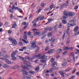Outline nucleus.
Masks as SVG:
<instances>
[{
    "instance_id": "nucleus-35",
    "label": "nucleus",
    "mask_w": 79,
    "mask_h": 79,
    "mask_svg": "<svg viewBox=\"0 0 79 79\" xmlns=\"http://www.w3.org/2000/svg\"><path fill=\"white\" fill-rule=\"evenodd\" d=\"M33 31V32H35H35H37V30L35 28L33 29L32 30Z\"/></svg>"
},
{
    "instance_id": "nucleus-6",
    "label": "nucleus",
    "mask_w": 79,
    "mask_h": 79,
    "mask_svg": "<svg viewBox=\"0 0 79 79\" xmlns=\"http://www.w3.org/2000/svg\"><path fill=\"white\" fill-rule=\"evenodd\" d=\"M18 50H15V51L12 52L11 54V56H15L16 53H18Z\"/></svg>"
},
{
    "instance_id": "nucleus-63",
    "label": "nucleus",
    "mask_w": 79,
    "mask_h": 79,
    "mask_svg": "<svg viewBox=\"0 0 79 79\" xmlns=\"http://www.w3.org/2000/svg\"><path fill=\"white\" fill-rule=\"evenodd\" d=\"M5 57L6 58H9L10 57V56H8L7 55H6V56H5Z\"/></svg>"
},
{
    "instance_id": "nucleus-14",
    "label": "nucleus",
    "mask_w": 79,
    "mask_h": 79,
    "mask_svg": "<svg viewBox=\"0 0 79 79\" xmlns=\"http://www.w3.org/2000/svg\"><path fill=\"white\" fill-rule=\"evenodd\" d=\"M57 65V64H56V62H54L53 64H52V67L54 68L55 67V65Z\"/></svg>"
},
{
    "instance_id": "nucleus-13",
    "label": "nucleus",
    "mask_w": 79,
    "mask_h": 79,
    "mask_svg": "<svg viewBox=\"0 0 79 79\" xmlns=\"http://www.w3.org/2000/svg\"><path fill=\"white\" fill-rule=\"evenodd\" d=\"M48 21L49 22H47V23H45V24H49L50 23H51L52 21H53L52 19H48Z\"/></svg>"
},
{
    "instance_id": "nucleus-7",
    "label": "nucleus",
    "mask_w": 79,
    "mask_h": 79,
    "mask_svg": "<svg viewBox=\"0 0 79 79\" xmlns=\"http://www.w3.org/2000/svg\"><path fill=\"white\" fill-rule=\"evenodd\" d=\"M59 73H60V75L63 76V77H65V76H66V74L64 73V72L62 71H60L59 72Z\"/></svg>"
},
{
    "instance_id": "nucleus-24",
    "label": "nucleus",
    "mask_w": 79,
    "mask_h": 79,
    "mask_svg": "<svg viewBox=\"0 0 79 79\" xmlns=\"http://www.w3.org/2000/svg\"><path fill=\"white\" fill-rule=\"evenodd\" d=\"M22 41L23 42H24L25 44H27L28 43H29V42L27 41H26V40L23 39L22 40Z\"/></svg>"
},
{
    "instance_id": "nucleus-51",
    "label": "nucleus",
    "mask_w": 79,
    "mask_h": 79,
    "mask_svg": "<svg viewBox=\"0 0 79 79\" xmlns=\"http://www.w3.org/2000/svg\"><path fill=\"white\" fill-rule=\"evenodd\" d=\"M75 76L74 75L72 77H71L70 79H74V77H75Z\"/></svg>"
},
{
    "instance_id": "nucleus-23",
    "label": "nucleus",
    "mask_w": 79,
    "mask_h": 79,
    "mask_svg": "<svg viewBox=\"0 0 79 79\" xmlns=\"http://www.w3.org/2000/svg\"><path fill=\"white\" fill-rule=\"evenodd\" d=\"M45 18V16L44 15L43 16H40L39 17V18H40V20H43Z\"/></svg>"
},
{
    "instance_id": "nucleus-49",
    "label": "nucleus",
    "mask_w": 79,
    "mask_h": 79,
    "mask_svg": "<svg viewBox=\"0 0 79 79\" xmlns=\"http://www.w3.org/2000/svg\"><path fill=\"white\" fill-rule=\"evenodd\" d=\"M59 68L57 67H56L54 68H53L54 70H58V69H59Z\"/></svg>"
},
{
    "instance_id": "nucleus-57",
    "label": "nucleus",
    "mask_w": 79,
    "mask_h": 79,
    "mask_svg": "<svg viewBox=\"0 0 79 79\" xmlns=\"http://www.w3.org/2000/svg\"><path fill=\"white\" fill-rule=\"evenodd\" d=\"M19 45L20 46H22V45H23V43L21 42H20L19 43Z\"/></svg>"
},
{
    "instance_id": "nucleus-56",
    "label": "nucleus",
    "mask_w": 79,
    "mask_h": 79,
    "mask_svg": "<svg viewBox=\"0 0 79 79\" xmlns=\"http://www.w3.org/2000/svg\"><path fill=\"white\" fill-rule=\"evenodd\" d=\"M49 48V47H47L46 48L45 51H47V50H48Z\"/></svg>"
},
{
    "instance_id": "nucleus-45",
    "label": "nucleus",
    "mask_w": 79,
    "mask_h": 79,
    "mask_svg": "<svg viewBox=\"0 0 79 79\" xmlns=\"http://www.w3.org/2000/svg\"><path fill=\"white\" fill-rule=\"evenodd\" d=\"M22 26H24V25H26V22H23L22 23Z\"/></svg>"
},
{
    "instance_id": "nucleus-25",
    "label": "nucleus",
    "mask_w": 79,
    "mask_h": 79,
    "mask_svg": "<svg viewBox=\"0 0 79 79\" xmlns=\"http://www.w3.org/2000/svg\"><path fill=\"white\" fill-rule=\"evenodd\" d=\"M17 26V24H16V23H15L14 24L12 25V28H15Z\"/></svg>"
},
{
    "instance_id": "nucleus-18",
    "label": "nucleus",
    "mask_w": 79,
    "mask_h": 79,
    "mask_svg": "<svg viewBox=\"0 0 79 79\" xmlns=\"http://www.w3.org/2000/svg\"><path fill=\"white\" fill-rule=\"evenodd\" d=\"M65 6H67L69 5V0H67L65 3Z\"/></svg>"
},
{
    "instance_id": "nucleus-19",
    "label": "nucleus",
    "mask_w": 79,
    "mask_h": 79,
    "mask_svg": "<svg viewBox=\"0 0 79 79\" xmlns=\"http://www.w3.org/2000/svg\"><path fill=\"white\" fill-rule=\"evenodd\" d=\"M12 60L13 61H16L17 59H16V57H15V56H11Z\"/></svg>"
},
{
    "instance_id": "nucleus-20",
    "label": "nucleus",
    "mask_w": 79,
    "mask_h": 79,
    "mask_svg": "<svg viewBox=\"0 0 79 79\" xmlns=\"http://www.w3.org/2000/svg\"><path fill=\"white\" fill-rule=\"evenodd\" d=\"M46 58H47V57L43 55L41 56V58H40V59H41V60H44V59H45Z\"/></svg>"
},
{
    "instance_id": "nucleus-10",
    "label": "nucleus",
    "mask_w": 79,
    "mask_h": 79,
    "mask_svg": "<svg viewBox=\"0 0 79 79\" xmlns=\"http://www.w3.org/2000/svg\"><path fill=\"white\" fill-rule=\"evenodd\" d=\"M54 52H55V49H53L49 51V52H48V53H49V54H52V53H53Z\"/></svg>"
},
{
    "instance_id": "nucleus-22",
    "label": "nucleus",
    "mask_w": 79,
    "mask_h": 79,
    "mask_svg": "<svg viewBox=\"0 0 79 79\" xmlns=\"http://www.w3.org/2000/svg\"><path fill=\"white\" fill-rule=\"evenodd\" d=\"M62 52V49H58L57 50V53H60V52Z\"/></svg>"
},
{
    "instance_id": "nucleus-28",
    "label": "nucleus",
    "mask_w": 79,
    "mask_h": 79,
    "mask_svg": "<svg viewBox=\"0 0 79 79\" xmlns=\"http://www.w3.org/2000/svg\"><path fill=\"white\" fill-rule=\"evenodd\" d=\"M64 4H61L60 6V9H63V7H64Z\"/></svg>"
},
{
    "instance_id": "nucleus-48",
    "label": "nucleus",
    "mask_w": 79,
    "mask_h": 79,
    "mask_svg": "<svg viewBox=\"0 0 79 79\" xmlns=\"http://www.w3.org/2000/svg\"><path fill=\"white\" fill-rule=\"evenodd\" d=\"M23 38L24 39H27V37L26 35H24L23 36Z\"/></svg>"
},
{
    "instance_id": "nucleus-59",
    "label": "nucleus",
    "mask_w": 79,
    "mask_h": 79,
    "mask_svg": "<svg viewBox=\"0 0 79 79\" xmlns=\"http://www.w3.org/2000/svg\"><path fill=\"white\" fill-rule=\"evenodd\" d=\"M54 40V37H52L51 38V40L49 39V41H51V40Z\"/></svg>"
},
{
    "instance_id": "nucleus-8",
    "label": "nucleus",
    "mask_w": 79,
    "mask_h": 79,
    "mask_svg": "<svg viewBox=\"0 0 79 79\" xmlns=\"http://www.w3.org/2000/svg\"><path fill=\"white\" fill-rule=\"evenodd\" d=\"M41 55L40 54H39L38 55H35L32 57V58H31V60H34V59H35V58H37V57H40Z\"/></svg>"
},
{
    "instance_id": "nucleus-47",
    "label": "nucleus",
    "mask_w": 79,
    "mask_h": 79,
    "mask_svg": "<svg viewBox=\"0 0 79 79\" xmlns=\"http://www.w3.org/2000/svg\"><path fill=\"white\" fill-rule=\"evenodd\" d=\"M54 61H55V60L53 59V58H52L51 60V63H53L54 62Z\"/></svg>"
},
{
    "instance_id": "nucleus-41",
    "label": "nucleus",
    "mask_w": 79,
    "mask_h": 79,
    "mask_svg": "<svg viewBox=\"0 0 79 79\" xmlns=\"http://www.w3.org/2000/svg\"><path fill=\"white\" fill-rule=\"evenodd\" d=\"M19 57L20 58V60H24V58L22 57V56H19Z\"/></svg>"
},
{
    "instance_id": "nucleus-43",
    "label": "nucleus",
    "mask_w": 79,
    "mask_h": 79,
    "mask_svg": "<svg viewBox=\"0 0 79 79\" xmlns=\"http://www.w3.org/2000/svg\"><path fill=\"white\" fill-rule=\"evenodd\" d=\"M76 71V69H74L73 70L72 72V74H74V73H75Z\"/></svg>"
},
{
    "instance_id": "nucleus-60",
    "label": "nucleus",
    "mask_w": 79,
    "mask_h": 79,
    "mask_svg": "<svg viewBox=\"0 0 79 79\" xmlns=\"http://www.w3.org/2000/svg\"><path fill=\"white\" fill-rule=\"evenodd\" d=\"M27 35H31V33L29 31L27 33Z\"/></svg>"
},
{
    "instance_id": "nucleus-32",
    "label": "nucleus",
    "mask_w": 79,
    "mask_h": 79,
    "mask_svg": "<svg viewBox=\"0 0 79 79\" xmlns=\"http://www.w3.org/2000/svg\"><path fill=\"white\" fill-rule=\"evenodd\" d=\"M68 16H72V13L69 12V13L68 14Z\"/></svg>"
},
{
    "instance_id": "nucleus-1",
    "label": "nucleus",
    "mask_w": 79,
    "mask_h": 79,
    "mask_svg": "<svg viewBox=\"0 0 79 79\" xmlns=\"http://www.w3.org/2000/svg\"><path fill=\"white\" fill-rule=\"evenodd\" d=\"M14 9L15 10H16L18 11H19V12H21L22 11V9H20V8H18V7H15V4L13 5L11 7V9H9V11L10 12V13H13Z\"/></svg>"
},
{
    "instance_id": "nucleus-40",
    "label": "nucleus",
    "mask_w": 79,
    "mask_h": 79,
    "mask_svg": "<svg viewBox=\"0 0 79 79\" xmlns=\"http://www.w3.org/2000/svg\"><path fill=\"white\" fill-rule=\"evenodd\" d=\"M71 68H68L67 69L65 70V72H67V71H70V70H71Z\"/></svg>"
},
{
    "instance_id": "nucleus-5",
    "label": "nucleus",
    "mask_w": 79,
    "mask_h": 79,
    "mask_svg": "<svg viewBox=\"0 0 79 79\" xmlns=\"http://www.w3.org/2000/svg\"><path fill=\"white\" fill-rule=\"evenodd\" d=\"M69 23H71L70 25L71 26H75L76 24V23H75V21L73 20H71L69 21Z\"/></svg>"
},
{
    "instance_id": "nucleus-2",
    "label": "nucleus",
    "mask_w": 79,
    "mask_h": 79,
    "mask_svg": "<svg viewBox=\"0 0 79 79\" xmlns=\"http://www.w3.org/2000/svg\"><path fill=\"white\" fill-rule=\"evenodd\" d=\"M30 44H32L31 46H28V48L29 50H32V48H35L36 47V42L35 41H32L30 42Z\"/></svg>"
},
{
    "instance_id": "nucleus-62",
    "label": "nucleus",
    "mask_w": 79,
    "mask_h": 79,
    "mask_svg": "<svg viewBox=\"0 0 79 79\" xmlns=\"http://www.w3.org/2000/svg\"><path fill=\"white\" fill-rule=\"evenodd\" d=\"M65 37V33H64L62 36V39H64Z\"/></svg>"
},
{
    "instance_id": "nucleus-30",
    "label": "nucleus",
    "mask_w": 79,
    "mask_h": 79,
    "mask_svg": "<svg viewBox=\"0 0 79 79\" xmlns=\"http://www.w3.org/2000/svg\"><path fill=\"white\" fill-rule=\"evenodd\" d=\"M40 62L42 63H45L46 62V60H40Z\"/></svg>"
},
{
    "instance_id": "nucleus-53",
    "label": "nucleus",
    "mask_w": 79,
    "mask_h": 79,
    "mask_svg": "<svg viewBox=\"0 0 79 79\" xmlns=\"http://www.w3.org/2000/svg\"><path fill=\"white\" fill-rule=\"evenodd\" d=\"M69 39H68L67 41L66 44H69Z\"/></svg>"
},
{
    "instance_id": "nucleus-4",
    "label": "nucleus",
    "mask_w": 79,
    "mask_h": 79,
    "mask_svg": "<svg viewBox=\"0 0 79 79\" xmlns=\"http://www.w3.org/2000/svg\"><path fill=\"white\" fill-rule=\"evenodd\" d=\"M27 66H30L31 68L32 69H33V68H34L33 66L31 65H29L25 64L24 65V66L23 67V69H27V70H29V68L27 67Z\"/></svg>"
},
{
    "instance_id": "nucleus-42",
    "label": "nucleus",
    "mask_w": 79,
    "mask_h": 79,
    "mask_svg": "<svg viewBox=\"0 0 79 79\" xmlns=\"http://www.w3.org/2000/svg\"><path fill=\"white\" fill-rule=\"evenodd\" d=\"M22 48L24 50H26V49H27V47H23Z\"/></svg>"
},
{
    "instance_id": "nucleus-33",
    "label": "nucleus",
    "mask_w": 79,
    "mask_h": 79,
    "mask_svg": "<svg viewBox=\"0 0 79 79\" xmlns=\"http://www.w3.org/2000/svg\"><path fill=\"white\" fill-rule=\"evenodd\" d=\"M62 22L63 24H66V23H67V22L66 21V20H63L62 21Z\"/></svg>"
},
{
    "instance_id": "nucleus-29",
    "label": "nucleus",
    "mask_w": 79,
    "mask_h": 79,
    "mask_svg": "<svg viewBox=\"0 0 79 79\" xmlns=\"http://www.w3.org/2000/svg\"><path fill=\"white\" fill-rule=\"evenodd\" d=\"M19 67H18V65H15V67L13 68V69H17Z\"/></svg>"
},
{
    "instance_id": "nucleus-31",
    "label": "nucleus",
    "mask_w": 79,
    "mask_h": 79,
    "mask_svg": "<svg viewBox=\"0 0 79 79\" xmlns=\"http://www.w3.org/2000/svg\"><path fill=\"white\" fill-rule=\"evenodd\" d=\"M55 39H54V40H51L50 41L51 42V43L52 44H54L55 43Z\"/></svg>"
},
{
    "instance_id": "nucleus-61",
    "label": "nucleus",
    "mask_w": 79,
    "mask_h": 79,
    "mask_svg": "<svg viewBox=\"0 0 79 79\" xmlns=\"http://www.w3.org/2000/svg\"><path fill=\"white\" fill-rule=\"evenodd\" d=\"M74 9L75 10H77V9H78V6H76L74 8Z\"/></svg>"
},
{
    "instance_id": "nucleus-11",
    "label": "nucleus",
    "mask_w": 79,
    "mask_h": 79,
    "mask_svg": "<svg viewBox=\"0 0 79 79\" xmlns=\"http://www.w3.org/2000/svg\"><path fill=\"white\" fill-rule=\"evenodd\" d=\"M22 72L23 74H26V75H27V74L29 73V72H27L26 71L24 70H23Z\"/></svg>"
},
{
    "instance_id": "nucleus-46",
    "label": "nucleus",
    "mask_w": 79,
    "mask_h": 79,
    "mask_svg": "<svg viewBox=\"0 0 79 79\" xmlns=\"http://www.w3.org/2000/svg\"><path fill=\"white\" fill-rule=\"evenodd\" d=\"M52 33L51 32H50L49 33V34L48 35V37H50L52 36Z\"/></svg>"
},
{
    "instance_id": "nucleus-39",
    "label": "nucleus",
    "mask_w": 79,
    "mask_h": 79,
    "mask_svg": "<svg viewBox=\"0 0 79 79\" xmlns=\"http://www.w3.org/2000/svg\"><path fill=\"white\" fill-rule=\"evenodd\" d=\"M67 64V62H64L63 64H62V66H64V65H66Z\"/></svg>"
},
{
    "instance_id": "nucleus-36",
    "label": "nucleus",
    "mask_w": 79,
    "mask_h": 79,
    "mask_svg": "<svg viewBox=\"0 0 79 79\" xmlns=\"http://www.w3.org/2000/svg\"><path fill=\"white\" fill-rule=\"evenodd\" d=\"M53 68H52L50 69V70H49V73H52V71H53Z\"/></svg>"
},
{
    "instance_id": "nucleus-15",
    "label": "nucleus",
    "mask_w": 79,
    "mask_h": 79,
    "mask_svg": "<svg viewBox=\"0 0 79 79\" xmlns=\"http://www.w3.org/2000/svg\"><path fill=\"white\" fill-rule=\"evenodd\" d=\"M6 63L7 64H11V62L8 59L6 60Z\"/></svg>"
},
{
    "instance_id": "nucleus-54",
    "label": "nucleus",
    "mask_w": 79,
    "mask_h": 79,
    "mask_svg": "<svg viewBox=\"0 0 79 79\" xmlns=\"http://www.w3.org/2000/svg\"><path fill=\"white\" fill-rule=\"evenodd\" d=\"M62 27V24H61V23H60V25L59 26V28H61V27Z\"/></svg>"
},
{
    "instance_id": "nucleus-50",
    "label": "nucleus",
    "mask_w": 79,
    "mask_h": 79,
    "mask_svg": "<svg viewBox=\"0 0 79 79\" xmlns=\"http://www.w3.org/2000/svg\"><path fill=\"white\" fill-rule=\"evenodd\" d=\"M36 26H37V23H34L33 25V27H36Z\"/></svg>"
},
{
    "instance_id": "nucleus-52",
    "label": "nucleus",
    "mask_w": 79,
    "mask_h": 79,
    "mask_svg": "<svg viewBox=\"0 0 79 79\" xmlns=\"http://www.w3.org/2000/svg\"><path fill=\"white\" fill-rule=\"evenodd\" d=\"M29 73H31V74H34L35 73V72H29Z\"/></svg>"
},
{
    "instance_id": "nucleus-17",
    "label": "nucleus",
    "mask_w": 79,
    "mask_h": 79,
    "mask_svg": "<svg viewBox=\"0 0 79 79\" xmlns=\"http://www.w3.org/2000/svg\"><path fill=\"white\" fill-rule=\"evenodd\" d=\"M39 34H40V32L36 31V32L35 33L34 35V36H36V35H38Z\"/></svg>"
},
{
    "instance_id": "nucleus-58",
    "label": "nucleus",
    "mask_w": 79,
    "mask_h": 79,
    "mask_svg": "<svg viewBox=\"0 0 79 79\" xmlns=\"http://www.w3.org/2000/svg\"><path fill=\"white\" fill-rule=\"evenodd\" d=\"M66 53H67V51H65L63 53V55H65V54H66Z\"/></svg>"
},
{
    "instance_id": "nucleus-26",
    "label": "nucleus",
    "mask_w": 79,
    "mask_h": 79,
    "mask_svg": "<svg viewBox=\"0 0 79 79\" xmlns=\"http://www.w3.org/2000/svg\"><path fill=\"white\" fill-rule=\"evenodd\" d=\"M53 6H54V4H52L50 7V8H48V9H49V8L50 10H52V8H53Z\"/></svg>"
},
{
    "instance_id": "nucleus-9",
    "label": "nucleus",
    "mask_w": 79,
    "mask_h": 79,
    "mask_svg": "<svg viewBox=\"0 0 79 79\" xmlns=\"http://www.w3.org/2000/svg\"><path fill=\"white\" fill-rule=\"evenodd\" d=\"M12 43L13 45H16L18 44L16 40H14L12 41Z\"/></svg>"
},
{
    "instance_id": "nucleus-12",
    "label": "nucleus",
    "mask_w": 79,
    "mask_h": 79,
    "mask_svg": "<svg viewBox=\"0 0 79 79\" xmlns=\"http://www.w3.org/2000/svg\"><path fill=\"white\" fill-rule=\"evenodd\" d=\"M78 29H79V27H76L74 29V32H77Z\"/></svg>"
},
{
    "instance_id": "nucleus-38",
    "label": "nucleus",
    "mask_w": 79,
    "mask_h": 79,
    "mask_svg": "<svg viewBox=\"0 0 79 79\" xmlns=\"http://www.w3.org/2000/svg\"><path fill=\"white\" fill-rule=\"evenodd\" d=\"M69 49V48L68 47H65L64 48V50H68V49Z\"/></svg>"
},
{
    "instance_id": "nucleus-44",
    "label": "nucleus",
    "mask_w": 79,
    "mask_h": 79,
    "mask_svg": "<svg viewBox=\"0 0 79 79\" xmlns=\"http://www.w3.org/2000/svg\"><path fill=\"white\" fill-rule=\"evenodd\" d=\"M53 27H50V29H48V30L50 31H52V30H53Z\"/></svg>"
},
{
    "instance_id": "nucleus-21",
    "label": "nucleus",
    "mask_w": 79,
    "mask_h": 79,
    "mask_svg": "<svg viewBox=\"0 0 79 79\" xmlns=\"http://www.w3.org/2000/svg\"><path fill=\"white\" fill-rule=\"evenodd\" d=\"M40 70V67H39V66H38V67H36L35 68V71H37V72H38Z\"/></svg>"
},
{
    "instance_id": "nucleus-16",
    "label": "nucleus",
    "mask_w": 79,
    "mask_h": 79,
    "mask_svg": "<svg viewBox=\"0 0 79 79\" xmlns=\"http://www.w3.org/2000/svg\"><path fill=\"white\" fill-rule=\"evenodd\" d=\"M25 59L28 60H32V58L29 56H26L25 57Z\"/></svg>"
},
{
    "instance_id": "nucleus-27",
    "label": "nucleus",
    "mask_w": 79,
    "mask_h": 79,
    "mask_svg": "<svg viewBox=\"0 0 79 79\" xmlns=\"http://www.w3.org/2000/svg\"><path fill=\"white\" fill-rule=\"evenodd\" d=\"M40 48H39L38 49H36V51H35V55L37 54V53H38V52H39V50Z\"/></svg>"
},
{
    "instance_id": "nucleus-64",
    "label": "nucleus",
    "mask_w": 79,
    "mask_h": 79,
    "mask_svg": "<svg viewBox=\"0 0 79 79\" xmlns=\"http://www.w3.org/2000/svg\"><path fill=\"white\" fill-rule=\"evenodd\" d=\"M10 18L11 19H13V15L11 14L10 16Z\"/></svg>"
},
{
    "instance_id": "nucleus-55",
    "label": "nucleus",
    "mask_w": 79,
    "mask_h": 79,
    "mask_svg": "<svg viewBox=\"0 0 79 79\" xmlns=\"http://www.w3.org/2000/svg\"><path fill=\"white\" fill-rule=\"evenodd\" d=\"M27 77V79H31V76H30V77Z\"/></svg>"
},
{
    "instance_id": "nucleus-34",
    "label": "nucleus",
    "mask_w": 79,
    "mask_h": 79,
    "mask_svg": "<svg viewBox=\"0 0 79 79\" xmlns=\"http://www.w3.org/2000/svg\"><path fill=\"white\" fill-rule=\"evenodd\" d=\"M15 39L13 38H9V40H10V41H11V42L13 41V40H14Z\"/></svg>"
},
{
    "instance_id": "nucleus-37",
    "label": "nucleus",
    "mask_w": 79,
    "mask_h": 79,
    "mask_svg": "<svg viewBox=\"0 0 79 79\" xmlns=\"http://www.w3.org/2000/svg\"><path fill=\"white\" fill-rule=\"evenodd\" d=\"M3 67H4V68H8V66L6 64H4L3 65Z\"/></svg>"
},
{
    "instance_id": "nucleus-3",
    "label": "nucleus",
    "mask_w": 79,
    "mask_h": 79,
    "mask_svg": "<svg viewBox=\"0 0 79 79\" xmlns=\"http://www.w3.org/2000/svg\"><path fill=\"white\" fill-rule=\"evenodd\" d=\"M63 13H64V15H63V19H66V16H68V13H69V12L66 11V10H64L63 11Z\"/></svg>"
}]
</instances>
